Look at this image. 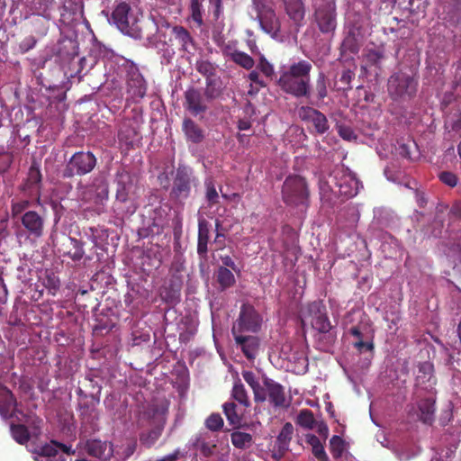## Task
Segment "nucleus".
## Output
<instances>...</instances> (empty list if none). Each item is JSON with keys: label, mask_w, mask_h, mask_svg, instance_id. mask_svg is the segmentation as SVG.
I'll return each mask as SVG.
<instances>
[{"label": "nucleus", "mask_w": 461, "mask_h": 461, "mask_svg": "<svg viewBox=\"0 0 461 461\" xmlns=\"http://www.w3.org/2000/svg\"><path fill=\"white\" fill-rule=\"evenodd\" d=\"M312 65L308 60L301 59L281 72L277 86L281 90L296 98L310 97L311 71Z\"/></svg>", "instance_id": "f257e3e1"}, {"label": "nucleus", "mask_w": 461, "mask_h": 461, "mask_svg": "<svg viewBox=\"0 0 461 461\" xmlns=\"http://www.w3.org/2000/svg\"><path fill=\"white\" fill-rule=\"evenodd\" d=\"M144 420L150 428L140 432L139 439L143 447L150 448L161 437L167 419L165 413L160 411L158 406H150L140 413L137 423L139 428L144 427Z\"/></svg>", "instance_id": "f03ea898"}, {"label": "nucleus", "mask_w": 461, "mask_h": 461, "mask_svg": "<svg viewBox=\"0 0 461 461\" xmlns=\"http://www.w3.org/2000/svg\"><path fill=\"white\" fill-rule=\"evenodd\" d=\"M116 194L114 206L122 212L132 214L137 210L136 185L132 176L125 169L119 170L115 176Z\"/></svg>", "instance_id": "7ed1b4c3"}, {"label": "nucleus", "mask_w": 461, "mask_h": 461, "mask_svg": "<svg viewBox=\"0 0 461 461\" xmlns=\"http://www.w3.org/2000/svg\"><path fill=\"white\" fill-rule=\"evenodd\" d=\"M282 200L292 207L310 205V189L306 179L299 175L288 176L282 185Z\"/></svg>", "instance_id": "20e7f679"}, {"label": "nucleus", "mask_w": 461, "mask_h": 461, "mask_svg": "<svg viewBox=\"0 0 461 461\" xmlns=\"http://www.w3.org/2000/svg\"><path fill=\"white\" fill-rule=\"evenodd\" d=\"M112 20L123 34L134 39L142 38L140 20L139 15L133 13L129 4L119 3L112 13Z\"/></svg>", "instance_id": "39448f33"}, {"label": "nucleus", "mask_w": 461, "mask_h": 461, "mask_svg": "<svg viewBox=\"0 0 461 461\" xmlns=\"http://www.w3.org/2000/svg\"><path fill=\"white\" fill-rule=\"evenodd\" d=\"M97 163L95 156L90 151L76 152L67 163L62 176L71 178L75 176H85L94 170Z\"/></svg>", "instance_id": "423d86ee"}, {"label": "nucleus", "mask_w": 461, "mask_h": 461, "mask_svg": "<svg viewBox=\"0 0 461 461\" xmlns=\"http://www.w3.org/2000/svg\"><path fill=\"white\" fill-rule=\"evenodd\" d=\"M194 180L191 168L178 166L173 179L170 198L177 203H184L190 196L192 186L195 185Z\"/></svg>", "instance_id": "0eeeda50"}, {"label": "nucleus", "mask_w": 461, "mask_h": 461, "mask_svg": "<svg viewBox=\"0 0 461 461\" xmlns=\"http://www.w3.org/2000/svg\"><path fill=\"white\" fill-rule=\"evenodd\" d=\"M262 318L254 306L249 303L241 305L239 318L231 329L232 335L243 332H258L261 328Z\"/></svg>", "instance_id": "6e6552de"}, {"label": "nucleus", "mask_w": 461, "mask_h": 461, "mask_svg": "<svg viewBox=\"0 0 461 461\" xmlns=\"http://www.w3.org/2000/svg\"><path fill=\"white\" fill-rule=\"evenodd\" d=\"M305 318L310 320L312 329L320 333H328L332 329L326 306L320 301L308 304Z\"/></svg>", "instance_id": "1a4fd4ad"}, {"label": "nucleus", "mask_w": 461, "mask_h": 461, "mask_svg": "<svg viewBox=\"0 0 461 461\" xmlns=\"http://www.w3.org/2000/svg\"><path fill=\"white\" fill-rule=\"evenodd\" d=\"M298 116L305 123L311 124L312 127V132L316 134L323 135L330 129L326 115L313 107L301 106L298 109Z\"/></svg>", "instance_id": "9d476101"}, {"label": "nucleus", "mask_w": 461, "mask_h": 461, "mask_svg": "<svg viewBox=\"0 0 461 461\" xmlns=\"http://www.w3.org/2000/svg\"><path fill=\"white\" fill-rule=\"evenodd\" d=\"M21 224L28 238L38 240L44 234L45 220L35 211H26L20 217Z\"/></svg>", "instance_id": "9b49d317"}, {"label": "nucleus", "mask_w": 461, "mask_h": 461, "mask_svg": "<svg viewBox=\"0 0 461 461\" xmlns=\"http://www.w3.org/2000/svg\"><path fill=\"white\" fill-rule=\"evenodd\" d=\"M126 71L128 94L134 100L143 98L147 92V83L140 72L139 68L134 64H131L127 67Z\"/></svg>", "instance_id": "f8f14e48"}, {"label": "nucleus", "mask_w": 461, "mask_h": 461, "mask_svg": "<svg viewBox=\"0 0 461 461\" xmlns=\"http://www.w3.org/2000/svg\"><path fill=\"white\" fill-rule=\"evenodd\" d=\"M336 5L333 2H325L315 11V21L320 31L329 33L336 28Z\"/></svg>", "instance_id": "ddd939ff"}, {"label": "nucleus", "mask_w": 461, "mask_h": 461, "mask_svg": "<svg viewBox=\"0 0 461 461\" xmlns=\"http://www.w3.org/2000/svg\"><path fill=\"white\" fill-rule=\"evenodd\" d=\"M262 384H264L267 399L274 407L287 408L289 406V402L286 400L285 388L282 384L266 375H262Z\"/></svg>", "instance_id": "4468645a"}, {"label": "nucleus", "mask_w": 461, "mask_h": 461, "mask_svg": "<svg viewBox=\"0 0 461 461\" xmlns=\"http://www.w3.org/2000/svg\"><path fill=\"white\" fill-rule=\"evenodd\" d=\"M437 379L434 375V366L430 362H423L419 364L416 375L417 393L421 394L424 393L435 392Z\"/></svg>", "instance_id": "2eb2a0df"}, {"label": "nucleus", "mask_w": 461, "mask_h": 461, "mask_svg": "<svg viewBox=\"0 0 461 461\" xmlns=\"http://www.w3.org/2000/svg\"><path fill=\"white\" fill-rule=\"evenodd\" d=\"M42 186V175L40 170V165L36 161H32L27 177L22 185L23 191L28 196L35 197L40 203Z\"/></svg>", "instance_id": "dca6fc26"}, {"label": "nucleus", "mask_w": 461, "mask_h": 461, "mask_svg": "<svg viewBox=\"0 0 461 461\" xmlns=\"http://www.w3.org/2000/svg\"><path fill=\"white\" fill-rule=\"evenodd\" d=\"M333 181L338 187V193L345 198L357 195L358 191V180L348 172L340 170L335 173Z\"/></svg>", "instance_id": "f3484780"}, {"label": "nucleus", "mask_w": 461, "mask_h": 461, "mask_svg": "<svg viewBox=\"0 0 461 461\" xmlns=\"http://www.w3.org/2000/svg\"><path fill=\"white\" fill-rule=\"evenodd\" d=\"M294 435V426L291 422H285L282 427L272 450L271 456L276 461L281 460L289 450V445Z\"/></svg>", "instance_id": "a211bd4d"}, {"label": "nucleus", "mask_w": 461, "mask_h": 461, "mask_svg": "<svg viewBox=\"0 0 461 461\" xmlns=\"http://www.w3.org/2000/svg\"><path fill=\"white\" fill-rule=\"evenodd\" d=\"M84 448L88 456L102 461H109L113 456V444L107 440L88 439Z\"/></svg>", "instance_id": "6ab92c4d"}, {"label": "nucleus", "mask_w": 461, "mask_h": 461, "mask_svg": "<svg viewBox=\"0 0 461 461\" xmlns=\"http://www.w3.org/2000/svg\"><path fill=\"white\" fill-rule=\"evenodd\" d=\"M58 250L75 262L80 261L85 255L84 242L72 237H65Z\"/></svg>", "instance_id": "aec40b11"}, {"label": "nucleus", "mask_w": 461, "mask_h": 461, "mask_svg": "<svg viewBox=\"0 0 461 461\" xmlns=\"http://www.w3.org/2000/svg\"><path fill=\"white\" fill-rule=\"evenodd\" d=\"M236 344L240 348L249 360H254L258 356L260 340L257 336L233 335Z\"/></svg>", "instance_id": "412c9836"}, {"label": "nucleus", "mask_w": 461, "mask_h": 461, "mask_svg": "<svg viewBox=\"0 0 461 461\" xmlns=\"http://www.w3.org/2000/svg\"><path fill=\"white\" fill-rule=\"evenodd\" d=\"M210 230V222L204 218H200L198 220L197 254L203 260H206L208 257Z\"/></svg>", "instance_id": "4be33fe9"}, {"label": "nucleus", "mask_w": 461, "mask_h": 461, "mask_svg": "<svg viewBox=\"0 0 461 461\" xmlns=\"http://www.w3.org/2000/svg\"><path fill=\"white\" fill-rule=\"evenodd\" d=\"M118 139L121 144L126 146L128 149L134 148L141 140L140 131L132 123L124 122L118 132Z\"/></svg>", "instance_id": "5701e85b"}, {"label": "nucleus", "mask_w": 461, "mask_h": 461, "mask_svg": "<svg viewBox=\"0 0 461 461\" xmlns=\"http://www.w3.org/2000/svg\"><path fill=\"white\" fill-rule=\"evenodd\" d=\"M186 109L194 116L204 113L207 105L202 93L195 88H190L185 93Z\"/></svg>", "instance_id": "b1692460"}, {"label": "nucleus", "mask_w": 461, "mask_h": 461, "mask_svg": "<svg viewBox=\"0 0 461 461\" xmlns=\"http://www.w3.org/2000/svg\"><path fill=\"white\" fill-rule=\"evenodd\" d=\"M16 405L14 393L0 383V415L5 419L11 417L16 411Z\"/></svg>", "instance_id": "393cba45"}, {"label": "nucleus", "mask_w": 461, "mask_h": 461, "mask_svg": "<svg viewBox=\"0 0 461 461\" xmlns=\"http://www.w3.org/2000/svg\"><path fill=\"white\" fill-rule=\"evenodd\" d=\"M183 281L179 276H173L168 284L161 290V297L167 303H176L180 300Z\"/></svg>", "instance_id": "a878e982"}, {"label": "nucleus", "mask_w": 461, "mask_h": 461, "mask_svg": "<svg viewBox=\"0 0 461 461\" xmlns=\"http://www.w3.org/2000/svg\"><path fill=\"white\" fill-rule=\"evenodd\" d=\"M242 377L245 382L252 389L254 401L256 402H264L267 401V394L265 393L264 384H261L257 375L249 370H243Z\"/></svg>", "instance_id": "bb28decb"}, {"label": "nucleus", "mask_w": 461, "mask_h": 461, "mask_svg": "<svg viewBox=\"0 0 461 461\" xmlns=\"http://www.w3.org/2000/svg\"><path fill=\"white\" fill-rule=\"evenodd\" d=\"M59 450H61L63 454H66L67 456H71L76 453L75 450L71 449L70 446H67L57 440H50V443L41 446L37 450V454L41 456L48 457V460L50 461V459L57 456Z\"/></svg>", "instance_id": "cd10ccee"}, {"label": "nucleus", "mask_w": 461, "mask_h": 461, "mask_svg": "<svg viewBox=\"0 0 461 461\" xmlns=\"http://www.w3.org/2000/svg\"><path fill=\"white\" fill-rule=\"evenodd\" d=\"M162 263L161 254L158 250L147 249L140 257V268L143 273L149 275L158 269Z\"/></svg>", "instance_id": "c85d7f7f"}, {"label": "nucleus", "mask_w": 461, "mask_h": 461, "mask_svg": "<svg viewBox=\"0 0 461 461\" xmlns=\"http://www.w3.org/2000/svg\"><path fill=\"white\" fill-rule=\"evenodd\" d=\"M285 12L296 25H301L304 19L305 8L302 0H283Z\"/></svg>", "instance_id": "c756f323"}, {"label": "nucleus", "mask_w": 461, "mask_h": 461, "mask_svg": "<svg viewBox=\"0 0 461 461\" xmlns=\"http://www.w3.org/2000/svg\"><path fill=\"white\" fill-rule=\"evenodd\" d=\"M223 54L226 57H229L230 60L233 61L235 64L239 65L240 67L247 70L251 69L255 65L253 58H251L249 54L243 51L237 50H231L230 49L226 48L223 50Z\"/></svg>", "instance_id": "7c9ffc66"}, {"label": "nucleus", "mask_w": 461, "mask_h": 461, "mask_svg": "<svg viewBox=\"0 0 461 461\" xmlns=\"http://www.w3.org/2000/svg\"><path fill=\"white\" fill-rule=\"evenodd\" d=\"M388 93L390 97L401 104L403 96V76L402 74H394L388 79Z\"/></svg>", "instance_id": "2f4dec72"}, {"label": "nucleus", "mask_w": 461, "mask_h": 461, "mask_svg": "<svg viewBox=\"0 0 461 461\" xmlns=\"http://www.w3.org/2000/svg\"><path fill=\"white\" fill-rule=\"evenodd\" d=\"M183 131L186 139L193 143H200L204 138L203 131L191 119H185L183 122Z\"/></svg>", "instance_id": "473e14b6"}, {"label": "nucleus", "mask_w": 461, "mask_h": 461, "mask_svg": "<svg viewBox=\"0 0 461 461\" xmlns=\"http://www.w3.org/2000/svg\"><path fill=\"white\" fill-rule=\"evenodd\" d=\"M172 32L182 50L190 53L192 50H194V40L185 27L175 26Z\"/></svg>", "instance_id": "72a5a7b5"}, {"label": "nucleus", "mask_w": 461, "mask_h": 461, "mask_svg": "<svg viewBox=\"0 0 461 461\" xmlns=\"http://www.w3.org/2000/svg\"><path fill=\"white\" fill-rule=\"evenodd\" d=\"M223 412L230 425L237 426L241 423L246 409L239 408L234 402H228L222 405Z\"/></svg>", "instance_id": "f704fd0d"}, {"label": "nucleus", "mask_w": 461, "mask_h": 461, "mask_svg": "<svg viewBox=\"0 0 461 461\" xmlns=\"http://www.w3.org/2000/svg\"><path fill=\"white\" fill-rule=\"evenodd\" d=\"M428 395L425 397L424 401H422L419 404V408L420 411V419L425 422H430L432 420V416L435 411L434 403H435V392L426 393Z\"/></svg>", "instance_id": "c9c22d12"}, {"label": "nucleus", "mask_w": 461, "mask_h": 461, "mask_svg": "<svg viewBox=\"0 0 461 461\" xmlns=\"http://www.w3.org/2000/svg\"><path fill=\"white\" fill-rule=\"evenodd\" d=\"M231 398L237 401L240 406L244 409H247L250 406V401L248 394V392L241 383L240 379H238L234 382L232 390H231Z\"/></svg>", "instance_id": "e433bc0d"}, {"label": "nucleus", "mask_w": 461, "mask_h": 461, "mask_svg": "<svg viewBox=\"0 0 461 461\" xmlns=\"http://www.w3.org/2000/svg\"><path fill=\"white\" fill-rule=\"evenodd\" d=\"M230 440L232 445L239 449H248L254 443L251 434L240 430L233 431L230 434Z\"/></svg>", "instance_id": "4c0bfd02"}, {"label": "nucleus", "mask_w": 461, "mask_h": 461, "mask_svg": "<svg viewBox=\"0 0 461 461\" xmlns=\"http://www.w3.org/2000/svg\"><path fill=\"white\" fill-rule=\"evenodd\" d=\"M216 280L220 285L221 291H224L235 284L234 275L225 267H220L218 268L216 272Z\"/></svg>", "instance_id": "58836bf2"}, {"label": "nucleus", "mask_w": 461, "mask_h": 461, "mask_svg": "<svg viewBox=\"0 0 461 461\" xmlns=\"http://www.w3.org/2000/svg\"><path fill=\"white\" fill-rule=\"evenodd\" d=\"M360 44L354 30H350L341 43V50L357 54L359 51Z\"/></svg>", "instance_id": "ea45409f"}, {"label": "nucleus", "mask_w": 461, "mask_h": 461, "mask_svg": "<svg viewBox=\"0 0 461 461\" xmlns=\"http://www.w3.org/2000/svg\"><path fill=\"white\" fill-rule=\"evenodd\" d=\"M307 443L311 445L312 454L319 461H329L324 447L318 437L309 435L307 437Z\"/></svg>", "instance_id": "a19ab883"}, {"label": "nucleus", "mask_w": 461, "mask_h": 461, "mask_svg": "<svg viewBox=\"0 0 461 461\" xmlns=\"http://www.w3.org/2000/svg\"><path fill=\"white\" fill-rule=\"evenodd\" d=\"M355 78V72L349 68L343 69L341 75L334 84L337 91H348L352 88L351 81Z\"/></svg>", "instance_id": "79ce46f5"}, {"label": "nucleus", "mask_w": 461, "mask_h": 461, "mask_svg": "<svg viewBox=\"0 0 461 461\" xmlns=\"http://www.w3.org/2000/svg\"><path fill=\"white\" fill-rule=\"evenodd\" d=\"M410 13L411 17L410 22L411 23H418L420 18L425 15V0H409Z\"/></svg>", "instance_id": "37998d69"}, {"label": "nucleus", "mask_w": 461, "mask_h": 461, "mask_svg": "<svg viewBox=\"0 0 461 461\" xmlns=\"http://www.w3.org/2000/svg\"><path fill=\"white\" fill-rule=\"evenodd\" d=\"M11 433L14 439L21 444H26L31 438L28 428L23 424H12L11 425Z\"/></svg>", "instance_id": "c03bdc74"}, {"label": "nucleus", "mask_w": 461, "mask_h": 461, "mask_svg": "<svg viewBox=\"0 0 461 461\" xmlns=\"http://www.w3.org/2000/svg\"><path fill=\"white\" fill-rule=\"evenodd\" d=\"M296 423L307 429H314L316 420L313 412L309 409L301 410L297 415Z\"/></svg>", "instance_id": "a18cd8bd"}, {"label": "nucleus", "mask_w": 461, "mask_h": 461, "mask_svg": "<svg viewBox=\"0 0 461 461\" xmlns=\"http://www.w3.org/2000/svg\"><path fill=\"white\" fill-rule=\"evenodd\" d=\"M330 449L334 458L340 457L345 450V441L338 435L332 436L330 440Z\"/></svg>", "instance_id": "49530a36"}, {"label": "nucleus", "mask_w": 461, "mask_h": 461, "mask_svg": "<svg viewBox=\"0 0 461 461\" xmlns=\"http://www.w3.org/2000/svg\"><path fill=\"white\" fill-rule=\"evenodd\" d=\"M221 94L220 83L214 78H206L204 95L208 100L217 98Z\"/></svg>", "instance_id": "de8ad7c7"}, {"label": "nucleus", "mask_w": 461, "mask_h": 461, "mask_svg": "<svg viewBox=\"0 0 461 461\" xmlns=\"http://www.w3.org/2000/svg\"><path fill=\"white\" fill-rule=\"evenodd\" d=\"M44 286L48 289L49 293L55 295L60 287V280L54 273H47L44 280Z\"/></svg>", "instance_id": "09e8293b"}, {"label": "nucleus", "mask_w": 461, "mask_h": 461, "mask_svg": "<svg viewBox=\"0 0 461 461\" xmlns=\"http://www.w3.org/2000/svg\"><path fill=\"white\" fill-rule=\"evenodd\" d=\"M257 69H258L267 78H272L275 75L274 66L262 54L258 59Z\"/></svg>", "instance_id": "8fccbe9b"}, {"label": "nucleus", "mask_w": 461, "mask_h": 461, "mask_svg": "<svg viewBox=\"0 0 461 461\" xmlns=\"http://www.w3.org/2000/svg\"><path fill=\"white\" fill-rule=\"evenodd\" d=\"M315 91L319 101L323 100L328 95L327 79L325 74L322 72L319 74L316 80Z\"/></svg>", "instance_id": "3c124183"}, {"label": "nucleus", "mask_w": 461, "mask_h": 461, "mask_svg": "<svg viewBox=\"0 0 461 461\" xmlns=\"http://www.w3.org/2000/svg\"><path fill=\"white\" fill-rule=\"evenodd\" d=\"M384 59V54L378 50H368L365 55L366 65L369 67H378Z\"/></svg>", "instance_id": "603ef678"}, {"label": "nucleus", "mask_w": 461, "mask_h": 461, "mask_svg": "<svg viewBox=\"0 0 461 461\" xmlns=\"http://www.w3.org/2000/svg\"><path fill=\"white\" fill-rule=\"evenodd\" d=\"M202 2L203 0H191L190 5L192 19L198 25H202L203 23L202 15Z\"/></svg>", "instance_id": "864d4df0"}, {"label": "nucleus", "mask_w": 461, "mask_h": 461, "mask_svg": "<svg viewBox=\"0 0 461 461\" xmlns=\"http://www.w3.org/2000/svg\"><path fill=\"white\" fill-rule=\"evenodd\" d=\"M338 134L340 138L347 141H355L357 139V135L355 133L354 130L346 124H339L337 125Z\"/></svg>", "instance_id": "5fc2aeb1"}, {"label": "nucleus", "mask_w": 461, "mask_h": 461, "mask_svg": "<svg viewBox=\"0 0 461 461\" xmlns=\"http://www.w3.org/2000/svg\"><path fill=\"white\" fill-rule=\"evenodd\" d=\"M205 425L210 430L217 431L223 427V420L220 414L212 413L206 419Z\"/></svg>", "instance_id": "6e6d98bb"}, {"label": "nucleus", "mask_w": 461, "mask_h": 461, "mask_svg": "<svg viewBox=\"0 0 461 461\" xmlns=\"http://www.w3.org/2000/svg\"><path fill=\"white\" fill-rule=\"evenodd\" d=\"M195 66L197 71L205 76L207 78H211V77L214 74V67L211 62L207 60H198Z\"/></svg>", "instance_id": "4d7b16f0"}, {"label": "nucleus", "mask_w": 461, "mask_h": 461, "mask_svg": "<svg viewBox=\"0 0 461 461\" xmlns=\"http://www.w3.org/2000/svg\"><path fill=\"white\" fill-rule=\"evenodd\" d=\"M205 197L210 206L219 203L218 192L212 182L206 183Z\"/></svg>", "instance_id": "13d9d810"}, {"label": "nucleus", "mask_w": 461, "mask_h": 461, "mask_svg": "<svg viewBox=\"0 0 461 461\" xmlns=\"http://www.w3.org/2000/svg\"><path fill=\"white\" fill-rule=\"evenodd\" d=\"M448 260L453 264V268L461 271V248L458 246L450 250L447 255Z\"/></svg>", "instance_id": "bf43d9fd"}, {"label": "nucleus", "mask_w": 461, "mask_h": 461, "mask_svg": "<svg viewBox=\"0 0 461 461\" xmlns=\"http://www.w3.org/2000/svg\"><path fill=\"white\" fill-rule=\"evenodd\" d=\"M29 206L30 202L28 200H23L13 203L11 208L13 216L18 217L20 214L22 215L23 213L25 212Z\"/></svg>", "instance_id": "052dcab7"}, {"label": "nucleus", "mask_w": 461, "mask_h": 461, "mask_svg": "<svg viewBox=\"0 0 461 461\" xmlns=\"http://www.w3.org/2000/svg\"><path fill=\"white\" fill-rule=\"evenodd\" d=\"M353 346L355 348L357 349L359 353H363L366 351H373L375 345L373 340H363V339H357L353 343Z\"/></svg>", "instance_id": "680f3d73"}, {"label": "nucleus", "mask_w": 461, "mask_h": 461, "mask_svg": "<svg viewBox=\"0 0 461 461\" xmlns=\"http://www.w3.org/2000/svg\"><path fill=\"white\" fill-rule=\"evenodd\" d=\"M37 43V40L34 36L25 37L20 43L19 48L23 53H26L32 50Z\"/></svg>", "instance_id": "e2e57ef3"}, {"label": "nucleus", "mask_w": 461, "mask_h": 461, "mask_svg": "<svg viewBox=\"0 0 461 461\" xmlns=\"http://www.w3.org/2000/svg\"><path fill=\"white\" fill-rule=\"evenodd\" d=\"M384 175L386 176L387 179L392 182H401L402 173L400 171L396 172L393 165L386 167V168L384 169Z\"/></svg>", "instance_id": "0e129e2a"}, {"label": "nucleus", "mask_w": 461, "mask_h": 461, "mask_svg": "<svg viewBox=\"0 0 461 461\" xmlns=\"http://www.w3.org/2000/svg\"><path fill=\"white\" fill-rule=\"evenodd\" d=\"M439 177L444 184L449 186H455L457 184L456 176L451 172H443Z\"/></svg>", "instance_id": "69168bd1"}, {"label": "nucleus", "mask_w": 461, "mask_h": 461, "mask_svg": "<svg viewBox=\"0 0 461 461\" xmlns=\"http://www.w3.org/2000/svg\"><path fill=\"white\" fill-rule=\"evenodd\" d=\"M215 448L216 445L210 442H202L200 445V451L206 457L212 456L214 454Z\"/></svg>", "instance_id": "338daca9"}, {"label": "nucleus", "mask_w": 461, "mask_h": 461, "mask_svg": "<svg viewBox=\"0 0 461 461\" xmlns=\"http://www.w3.org/2000/svg\"><path fill=\"white\" fill-rule=\"evenodd\" d=\"M96 195L100 200L108 199L109 189L107 183L102 182L96 185Z\"/></svg>", "instance_id": "774afa93"}]
</instances>
